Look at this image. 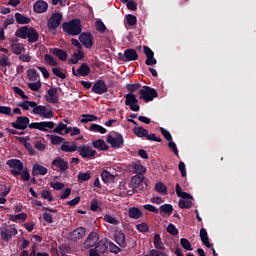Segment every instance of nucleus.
I'll return each instance as SVG.
<instances>
[{
  "instance_id": "f257e3e1",
  "label": "nucleus",
  "mask_w": 256,
  "mask_h": 256,
  "mask_svg": "<svg viewBox=\"0 0 256 256\" xmlns=\"http://www.w3.org/2000/svg\"><path fill=\"white\" fill-rule=\"evenodd\" d=\"M18 107H21L23 111H29V107L32 108V113L34 115H39L43 119H53V110L47 108V106L37 105L35 101H24L17 104Z\"/></svg>"
},
{
  "instance_id": "f03ea898",
  "label": "nucleus",
  "mask_w": 256,
  "mask_h": 256,
  "mask_svg": "<svg viewBox=\"0 0 256 256\" xmlns=\"http://www.w3.org/2000/svg\"><path fill=\"white\" fill-rule=\"evenodd\" d=\"M62 29L69 35H79L81 34V20L74 19L69 22H65L62 24Z\"/></svg>"
},
{
  "instance_id": "7ed1b4c3",
  "label": "nucleus",
  "mask_w": 256,
  "mask_h": 256,
  "mask_svg": "<svg viewBox=\"0 0 256 256\" xmlns=\"http://www.w3.org/2000/svg\"><path fill=\"white\" fill-rule=\"evenodd\" d=\"M156 97H159L157 90L149 86H143V88L139 91V99H142V101H145V103L153 101V99Z\"/></svg>"
},
{
  "instance_id": "20e7f679",
  "label": "nucleus",
  "mask_w": 256,
  "mask_h": 256,
  "mask_svg": "<svg viewBox=\"0 0 256 256\" xmlns=\"http://www.w3.org/2000/svg\"><path fill=\"white\" fill-rule=\"evenodd\" d=\"M78 153L83 159H95V155H97V150L93 149L89 145L84 144L78 147Z\"/></svg>"
},
{
  "instance_id": "39448f33",
  "label": "nucleus",
  "mask_w": 256,
  "mask_h": 256,
  "mask_svg": "<svg viewBox=\"0 0 256 256\" xmlns=\"http://www.w3.org/2000/svg\"><path fill=\"white\" fill-rule=\"evenodd\" d=\"M6 165L10 167L12 175L14 177H17L18 175H21V172L23 171V162L19 159H10L6 162Z\"/></svg>"
},
{
  "instance_id": "423d86ee",
  "label": "nucleus",
  "mask_w": 256,
  "mask_h": 256,
  "mask_svg": "<svg viewBox=\"0 0 256 256\" xmlns=\"http://www.w3.org/2000/svg\"><path fill=\"white\" fill-rule=\"evenodd\" d=\"M61 21H63V14L59 12L52 14L47 23L48 30L55 31L61 25Z\"/></svg>"
},
{
  "instance_id": "0eeeda50",
  "label": "nucleus",
  "mask_w": 256,
  "mask_h": 256,
  "mask_svg": "<svg viewBox=\"0 0 256 256\" xmlns=\"http://www.w3.org/2000/svg\"><path fill=\"white\" fill-rule=\"evenodd\" d=\"M125 105H127L131 111H139V109H141L139 106V100L133 93H128L125 95Z\"/></svg>"
},
{
  "instance_id": "6e6552de",
  "label": "nucleus",
  "mask_w": 256,
  "mask_h": 256,
  "mask_svg": "<svg viewBox=\"0 0 256 256\" xmlns=\"http://www.w3.org/2000/svg\"><path fill=\"white\" fill-rule=\"evenodd\" d=\"M29 117L27 116H18L16 118V121L11 123V126L14 129H18V131H25V129H27V127H29Z\"/></svg>"
},
{
  "instance_id": "1a4fd4ad",
  "label": "nucleus",
  "mask_w": 256,
  "mask_h": 256,
  "mask_svg": "<svg viewBox=\"0 0 256 256\" xmlns=\"http://www.w3.org/2000/svg\"><path fill=\"white\" fill-rule=\"evenodd\" d=\"M29 129H38V131H44L47 133L48 129H53L55 127V122L48 121V122H33L28 124Z\"/></svg>"
},
{
  "instance_id": "9d476101",
  "label": "nucleus",
  "mask_w": 256,
  "mask_h": 256,
  "mask_svg": "<svg viewBox=\"0 0 256 256\" xmlns=\"http://www.w3.org/2000/svg\"><path fill=\"white\" fill-rule=\"evenodd\" d=\"M178 197H181L179 200V207L180 209H191L193 207V202L191 199H193V196L189 193H177Z\"/></svg>"
},
{
  "instance_id": "9b49d317",
  "label": "nucleus",
  "mask_w": 256,
  "mask_h": 256,
  "mask_svg": "<svg viewBox=\"0 0 256 256\" xmlns=\"http://www.w3.org/2000/svg\"><path fill=\"white\" fill-rule=\"evenodd\" d=\"M107 143L111 144V147H113V149H119L124 143L123 135L121 134H115L114 136L108 135Z\"/></svg>"
},
{
  "instance_id": "f8f14e48",
  "label": "nucleus",
  "mask_w": 256,
  "mask_h": 256,
  "mask_svg": "<svg viewBox=\"0 0 256 256\" xmlns=\"http://www.w3.org/2000/svg\"><path fill=\"white\" fill-rule=\"evenodd\" d=\"M107 91H109V88L104 80H97L92 86V93H95L96 95H103L107 93Z\"/></svg>"
},
{
  "instance_id": "ddd939ff",
  "label": "nucleus",
  "mask_w": 256,
  "mask_h": 256,
  "mask_svg": "<svg viewBox=\"0 0 256 256\" xmlns=\"http://www.w3.org/2000/svg\"><path fill=\"white\" fill-rule=\"evenodd\" d=\"M10 49L14 55H21L26 51L25 44L19 43V39L10 41Z\"/></svg>"
},
{
  "instance_id": "4468645a",
  "label": "nucleus",
  "mask_w": 256,
  "mask_h": 256,
  "mask_svg": "<svg viewBox=\"0 0 256 256\" xmlns=\"http://www.w3.org/2000/svg\"><path fill=\"white\" fill-rule=\"evenodd\" d=\"M17 233H18L17 228L9 227L1 230L0 235H1V239L7 242V241H11L13 237L17 235Z\"/></svg>"
},
{
  "instance_id": "2eb2a0df",
  "label": "nucleus",
  "mask_w": 256,
  "mask_h": 256,
  "mask_svg": "<svg viewBox=\"0 0 256 256\" xmlns=\"http://www.w3.org/2000/svg\"><path fill=\"white\" fill-rule=\"evenodd\" d=\"M52 167H55L62 173H65V171H67V169H69V162L65 161V159H63V158L57 157L52 161Z\"/></svg>"
},
{
  "instance_id": "dca6fc26",
  "label": "nucleus",
  "mask_w": 256,
  "mask_h": 256,
  "mask_svg": "<svg viewBox=\"0 0 256 256\" xmlns=\"http://www.w3.org/2000/svg\"><path fill=\"white\" fill-rule=\"evenodd\" d=\"M85 233H87V229H85V227L76 228L69 234L70 241L77 242L79 239H83V237H85Z\"/></svg>"
},
{
  "instance_id": "f3484780",
  "label": "nucleus",
  "mask_w": 256,
  "mask_h": 256,
  "mask_svg": "<svg viewBox=\"0 0 256 256\" xmlns=\"http://www.w3.org/2000/svg\"><path fill=\"white\" fill-rule=\"evenodd\" d=\"M97 241H99V234L97 232L90 233L83 244L84 249H91V247L97 245Z\"/></svg>"
},
{
  "instance_id": "a211bd4d",
  "label": "nucleus",
  "mask_w": 256,
  "mask_h": 256,
  "mask_svg": "<svg viewBox=\"0 0 256 256\" xmlns=\"http://www.w3.org/2000/svg\"><path fill=\"white\" fill-rule=\"evenodd\" d=\"M79 41L86 49H91L93 47V36L91 33L80 34Z\"/></svg>"
},
{
  "instance_id": "6ab92c4d",
  "label": "nucleus",
  "mask_w": 256,
  "mask_h": 256,
  "mask_svg": "<svg viewBox=\"0 0 256 256\" xmlns=\"http://www.w3.org/2000/svg\"><path fill=\"white\" fill-rule=\"evenodd\" d=\"M73 75L75 77H87L89 73H91V68L86 63H83L77 71H75V68L72 69Z\"/></svg>"
},
{
  "instance_id": "aec40b11",
  "label": "nucleus",
  "mask_w": 256,
  "mask_h": 256,
  "mask_svg": "<svg viewBox=\"0 0 256 256\" xmlns=\"http://www.w3.org/2000/svg\"><path fill=\"white\" fill-rule=\"evenodd\" d=\"M116 178H117V174H113L109 170H103L101 173V179L103 183H105L106 185L115 183Z\"/></svg>"
},
{
  "instance_id": "412c9836",
  "label": "nucleus",
  "mask_w": 256,
  "mask_h": 256,
  "mask_svg": "<svg viewBox=\"0 0 256 256\" xmlns=\"http://www.w3.org/2000/svg\"><path fill=\"white\" fill-rule=\"evenodd\" d=\"M78 149L79 147H77L75 142L66 141L61 145V151L64 153H75V151H78Z\"/></svg>"
},
{
  "instance_id": "4be33fe9",
  "label": "nucleus",
  "mask_w": 256,
  "mask_h": 256,
  "mask_svg": "<svg viewBox=\"0 0 256 256\" xmlns=\"http://www.w3.org/2000/svg\"><path fill=\"white\" fill-rule=\"evenodd\" d=\"M137 59H139V55L134 49H126L124 51V57L122 58V61H137Z\"/></svg>"
},
{
  "instance_id": "5701e85b",
  "label": "nucleus",
  "mask_w": 256,
  "mask_h": 256,
  "mask_svg": "<svg viewBox=\"0 0 256 256\" xmlns=\"http://www.w3.org/2000/svg\"><path fill=\"white\" fill-rule=\"evenodd\" d=\"M34 13H46L47 9H49V4L43 0L37 1L34 6Z\"/></svg>"
},
{
  "instance_id": "b1692460",
  "label": "nucleus",
  "mask_w": 256,
  "mask_h": 256,
  "mask_svg": "<svg viewBox=\"0 0 256 256\" xmlns=\"http://www.w3.org/2000/svg\"><path fill=\"white\" fill-rule=\"evenodd\" d=\"M47 173H49V170L40 164H34L32 167L33 177H37L39 175H47Z\"/></svg>"
},
{
  "instance_id": "393cba45",
  "label": "nucleus",
  "mask_w": 256,
  "mask_h": 256,
  "mask_svg": "<svg viewBox=\"0 0 256 256\" xmlns=\"http://www.w3.org/2000/svg\"><path fill=\"white\" fill-rule=\"evenodd\" d=\"M46 101H48V103H52L53 105L59 103V97H57V88H50L48 90V97L46 98Z\"/></svg>"
},
{
  "instance_id": "a878e982",
  "label": "nucleus",
  "mask_w": 256,
  "mask_h": 256,
  "mask_svg": "<svg viewBox=\"0 0 256 256\" xmlns=\"http://www.w3.org/2000/svg\"><path fill=\"white\" fill-rule=\"evenodd\" d=\"M128 216L130 219H141L143 217V211L138 207H131L128 209Z\"/></svg>"
},
{
  "instance_id": "bb28decb",
  "label": "nucleus",
  "mask_w": 256,
  "mask_h": 256,
  "mask_svg": "<svg viewBox=\"0 0 256 256\" xmlns=\"http://www.w3.org/2000/svg\"><path fill=\"white\" fill-rule=\"evenodd\" d=\"M200 239L205 247H207L208 249H211V247H213V244L209 243V235L207 234V230L205 228L200 229Z\"/></svg>"
},
{
  "instance_id": "cd10ccee",
  "label": "nucleus",
  "mask_w": 256,
  "mask_h": 256,
  "mask_svg": "<svg viewBox=\"0 0 256 256\" xmlns=\"http://www.w3.org/2000/svg\"><path fill=\"white\" fill-rule=\"evenodd\" d=\"M27 39H28L29 43H37V41H39V32H37V30H35V28L30 27L28 30Z\"/></svg>"
},
{
  "instance_id": "c85d7f7f",
  "label": "nucleus",
  "mask_w": 256,
  "mask_h": 256,
  "mask_svg": "<svg viewBox=\"0 0 256 256\" xmlns=\"http://www.w3.org/2000/svg\"><path fill=\"white\" fill-rule=\"evenodd\" d=\"M92 146L94 149H98L99 151H107L109 149V146H107V143L103 139L93 141Z\"/></svg>"
},
{
  "instance_id": "c756f323",
  "label": "nucleus",
  "mask_w": 256,
  "mask_h": 256,
  "mask_svg": "<svg viewBox=\"0 0 256 256\" xmlns=\"http://www.w3.org/2000/svg\"><path fill=\"white\" fill-rule=\"evenodd\" d=\"M50 53H52V55H56V57H58L60 61H67V52H65L64 50H61L59 48H52L50 50Z\"/></svg>"
},
{
  "instance_id": "7c9ffc66",
  "label": "nucleus",
  "mask_w": 256,
  "mask_h": 256,
  "mask_svg": "<svg viewBox=\"0 0 256 256\" xmlns=\"http://www.w3.org/2000/svg\"><path fill=\"white\" fill-rule=\"evenodd\" d=\"M114 239L119 247H125V233L118 231L114 234Z\"/></svg>"
},
{
  "instance_id": "2f4dec72",
  "label": "nucleus",
  "mask_w": 256,
  "mask_h": 256,
  "mask_svg": "<svg viewBox=\"0 0 256 256\" xmlns=\"http://www.w3.org/2000/svg\"><path fill=\"white\" fill-rule=\"evenodd\" d=\"M28 33H29V27L24 26L16 30L15 36L19 37L20 39H27Z\"/></svg>"
},
{
  "instance_id": "473e14b6",
  "label": "nucleus",
  "mask_w": 256,
  "mask_h": 256,
  "mask_svg": "<svg viewBox=\"0 0 256 256\" xmlns=\"http://www.w3.org/2000/svg\"><path fill=\"white\" fill-rule=\"evenodd\" d=\"M154 247L155 249L165 250V244L163 243V240H161V235L159 233L154 235Z\"/></svg>"
},
{
  "instance_id": "72a5a7b5",
  "label": "nucleus",
  "mask_w": 256,
  "mask_h": 256,
  "mask_svg": "<svg viewBox=\"0 0 256 256\" xmlns=\"http://www.w3.org/2000/svg\"><path fill=\"white\" fill-rule=\"evenodd\" d=\"M15 19L19 25H27V23H31V18L23 16L21 13H16Z\"/></svg>"
},
{
  "instance_id": "f704fd0d",
  "label": "nucleus",
  "mask_w": 256,
  "mask_h": 256,
  "mask_svg": "<svg viewBox=\"0 0 256 256\" xmlns=\"http://www.w3.org/2000/svg\"><path fill=\"white\" fill-rule=\"evenodd\" d=\"M94 248L97 249L101 255H104V253H107V241L100 240L96 243Z\"/></svg>"
},
{
  "instance_id": "c9c22d12",
  "label": "nucleus",
  "mask_w": 256,
  "mask_h": 256,
  "mask_svg": "<svg viewBox=\"0 0 256 256\" xmlns=\"http://www.w3.org/2000/svg\"><path fill=\"white\" fill-rule=\"evenodd\" d=\"M145 179V176L136 174L135 176L132 177L131 183L134 187V189H137L141 183H143V180Z\"/></svg>"
},
{
  "instance_id": "e433bc0d",
  "label": "nucleus",
  "mask_w": 256,
  "mask_h": 256,
  "mask_svg": "<svg viewBox=\"0 0 256 256\" xmlns=\"http://www.w3.org/2000/svg\"><path fill=\"white\" fill-rule=\"evenodd\" d=\"M107 251H109L110 253H114V255H117L118 253H121V248H119L117 244L111 241H107Z\"/></svg>"
},
{
  "instance_id": "4c0bfd02",
  "label": "nucleus",
  "mask_w": 256,
  "mask_h": 256,
  "mask_svg": "<svg viewBox=\"0 0 256 256\" xmlns=\"http://www.w3.org/2000/svg\"><path fill=\"white\" fill-rule=\"evenodd\" d=\"M162 213H164V215H172L173 213V205L171 204H163L160 206V214L162 215Z\"/></svg>"
},
{
  "instance_id": "58836bf2",
  "label": "nucleus",
  "mask_w": 256,
  "mask_h": 256,
  "mask_svg": "<svg viewBox=\"0 0 256 256\" xmlns=\"http://www.w3.org/2000/svg\"><path fill=\"white\" fill-rule=\"evenodd\" d=\"M89 130L93 131L94 133H101V135H105V133H107V129L99 124H92Z\"/></svg>"
},
{
  "instance_id": "ea45409f",
  "label": "nucleus",
  "mask_w": 256,
  "mask_h": 256,
  "mask_svg": "<svg viewBox=\"0 0 256 256\" xmlns=\"http://www.w3.org/2000/svg\"><path fill=\"white\" fill-rule=\"evenodd\" d=\"M133 132L136 137H147V134L149 133V131L143 127H135Z\"/></svg>"
},
{
  "instance_id": "a19ab883",
  "label": "nucleus",
  "mask_w": 256,
  "mask_h": 256,
  "mask_svg": "<svg viewBox=\"0 0 256 256\" xmlns=\"http://www.w3.org/2000/svg\"><path fill=\"white\" fill-rule=\"evenodd\" d=\"M44 59L47 65H50L51 67H57L59 65L57 63V60H55V58L51 54H45Z\"/></svg>"
},
{
  "instance_id": "79ce46f5",
  "label": "nucleus",
  "mask_w": 256,
  "mask_h": 256,
  "mask_svg": "<svg viewBox=\"0 0 256 256\" xmlns=\"http://www.w3.org/2000/svg\"><path fill=\"white\" fill-rule=\"evenodd\" d=\"M27 77L29 81H37V79H39V74L35 68H32L27 70Z\"/></svg>"
},
{
  "instance_id": "37998d69",
  "label": "nucleus",
  "mask_w": 256,
  "mask_h": 256,
  "mask_svg": "<svg viewBox=\"0 0 256 256\" xmlns=\"http://www.w3.org/2000/svg\"><path fill=\"white\" fill-rule=\"evenodd\" d=\"M83 57H85L83 49L78 50V52L74 53V58L71 59L72 65H77V63H79L80 59H83Z\"/></svg>"
},
{
  "instance_id": "c03bdc74",
  "label": "nucleus",
  "mask_w": 256,
  "mask_h": 256,
  "mask_svg": "<svg viewBox=\"0 0 256 256\" xmlns=\"http://www.w3.org/2000/svg\"><path fill=\"white\" fill-rule=\"evenodd\" d=\"M80 123H91L93 121H97V116L93 114H83Z\"/></svg>"
},
{
  "instance_id": "a18cd8bd",
  "label": "nucleus",
  "mask_w": 256,
  "mask_h": 256,
  "mask_svg": "<svg viewBox=\"0 0 256 256\" xmlns=\"http://www.w3.org/2000/svg\"><path fill=\"white\" fill-rule=\"evenodd\" d=\"M27 219V215L25 213H20V214H15V215H10L9 220L14 221L17 223V221H25Z\"/></svg>"
},
{
  "instance_id": "49530a36",
  "label": "nucleus",
  "mask_w": 256,
  "mask_h": 256,
  "mask_svg": "<svg viewBox=\"0 0 256 256\" xmlns=\"http://www.w3.org/2000/svg\"><path fill=\"white\" fill-rule=\"evenodd\" d=\"M180 245L186 251H193V247L191 245V242H189V240L187 238H181L180 239Z\"/></svg>"
},
{
  "instance_id": "de8ad7c7",
  "label": "nucleus",
  "mask_w": 256,
  "mask_h": 256,
  "mask_svg": "<svg viewBox=\"0 0 256 256\" xmlns=\"http://www.w3.org/2000/svg\"><path fill=\"white\" fill-rule=\"evenodd\" d=\"M134 173L137 175H143L147 169L141 165V163H136L133 165Z\"/></svg>"
},
{
  "instance_id": "09e8293b",
  "label": "nucleus",
  "mask_w": 256,
  "mask_h": 256,
  "mask_svg": "<svg viewBox=\"0 0 256 256\" xmlns=\"http://www.w3.org/2000/svg\"><path fill=\"white\" fill-rule=\"evenodd\" d=\"M65 139L63 137L57 136V135H50V143L52 145H61Z\"/></svg>"
},
{
  "instance_id": "8fccbe9b",
  "label": "nucleus",
  "mask_w": 256,
  "mask_h": 256,
  "mask_svg": "<svg viewBox=\"0 0 256 256\" xmlns=\"http://www.w3.org/2000/svg\"><path fill=\"white\" fill-rule=\"evenodd\" d=\"M67 129V124L59 122L56 128L53 129V133H58V135H63V131Z\"/></svg>"
},
{
  "instance_id": "3c124183",
  "label": "nucleus",
  "mask_w": 256,
  "mask_h": 256,
  "mask_svg": "<svg viewBox=\"0 0 256 256\" xmlns=\"http://www.w3.org/2000/svg\"><path fill=\"white\" fill-rule=\"evenodd\" d=\"M166 231L173 237L179 235V230L177 229V227H175V224H169L166 228Z\"/></svg>"
},
{
  "instance_id": "603ef678",
  "label": "nucleus",
  "mask_w": 256,
  "mask_h": 256,
  "mask_svg": "<svg viewBox=\"0 0 256 256\" xmlns=\"http://www.w3.org/2000/svg\"><path fill=\"white\" fill-rule=\"evenodd\" d=\"M136 229L140 233H149V225H147V223H145V222L137 224L136 225Z\"/></svg>"
},
{
  "instance_id": "864d4df0",
  "label": "nucleus",
  "mask_w": 256,
  "mask_h": 256,
  "mask_svg": "<svg viewBox=\"0 0 256 256\" xmlns=\"http://www.w3.org/2000/svg\"><path fill=\"white\" fill-rule=\"evenodd\" d=\"M89 179H91V173H89V172H79L78 181L83 183V181H89Z\"/></svg>"
},
{
  "instance_id": "5fc2aeb1",
  "label": "nucleus",
  "mask_w": 256,
  "mask_h": 256,
  "mask_svg": "<svg viewBox=\"0 0 256 256\" xmlns=\"http://www.w3.org/2000/svg\"><path fill=\"white\" fill-rule=\"evenodd\" d=\"M155 190L158 193H167V186H165V184L163 182H157L155 184Z\"/></svg>"
},
{
  "instance_id": "6e6d98bb",
  "label": "nucleus",
  "mask_w": 256,
  "mask_h": 256,
  "mask_svg": "<svg viewBox=\"0 0 256 256\" xmlns=\"http://www.w3.org/2000/svg\"><path fill=\"white\" fill-rule=\"evenodd\" d=\"M95 27H96V31H99L100 33H105V30L107 29V27L101 20H97L95 22Z\"/></svg>"
},
{
  "instance_id": "4d7b16f0",
  "label": "nucleus",
  "mask_w": 256,
  "mask_h": 256,
  "mask_svg": "<svg viewBox=\"0 0 256 256\" xmlns=\"http://www.w3.org/2000/svg\"><path fill=\"white\" fill-rule=\"evenodd\" d=\"M165 250H159V249H152L149 251L150 256H169L164 252Z\"/></svg>"
},
{
  "instance_id": "13d9d810",
  "label": "nucleus",
  "mask_w": 256,
  "mask_h": 256,
  "mask_svg": "<svg viewBox=\"0 0 256 256\" xmlns=\"http://www.w3.org/2000/svg\"><path fill=\"white\" fill-rule=\"evenodd\" d=\"M0 113L1 115H7L8 117H13L11 113V107L9 106H0Z\"/></svg>"
},
{
  "instance_id": "bf43d9fd",
  "label": "nucleus",
  "mask_w": 256,
  "mask_h": 256,
  "mask_svg": "<svg viewBox=\"0 0 256 256\" xmlns=\"http://www.w3.org/2000/svg\"><path fill=\"white\" fill-rule=\"evenodd\" d=\"M52 73L56 77H59V79H67V75H65V73L61 72L60 68H52Z\"/></svg>"
},
{
  "instance_id": "052dcab7",
  "label": "nucleus",
  "mask_w": 256,
  "mask_h": 256,
  "mask_svg": "<svg viewBox=\"0 0 256 256\" xmlns=\"http://www.w3.org/2000/svg\"><path fill=\"white\" fill-rule=\"evenodd\" d=\"M50 187H52L54 191H61L62 189L65 188V184L61 182H51Z\"/></svg>"
},
{
  "instance_id": "680f3d73",
  "label": "nucleus",
  "mask_w": 256,
  "mask_h": 256,
  "mask_svg": "<svg viewBox=\"0 0 256 256\" xmlns=\"http://www.w3.org/2000/svg\"><path fill=\"white\" fill-rule=\"evenodd\" d=\"M126 19L127 25H129L130 27H133V25H137V17H135V15L129 14Z\"/></svg>"
},
{
  "instance_id": "e2e57ef3",
  "label": "nucleus",
  "mask_w": 256,
  "mask_h": 256,
  "mask_svg": "<svg viewBox=\"0 0 256 256\" xmlns=\"http://www.w3.org/2000/svg\"><path fill=\"white\" fill-rule=\"evenodd\" d=\"M104 221H106V223H110L111 225H118L119 223V221L111 215H105Z\"/></svg>"
},
{
  "instance_id": "0e129e2a",
  "label": "nucleus",
  "mask_w": 256,
  "mask_h": 256,
  "mask_svg": "<svg viewBox=\"0 0 256 256\" xmlns=\"http://www.w3.org/2000/svg\"><path fill=\"white\" fill-rule=\"evenodd\" d=\"M141 87V85L139 83H134V84H127L126 85V89L130 92V93H135V91H137V89H139Z\"/></svg>"
},
{
  "instance_id": "69168bd1",
  "label": "nucleus",
  "mask_w": 256,
  "mask_h": 256,
  "mask_svg": "<svg viewBox=\"0 0 256 256\" xmlns=\"http://www.w3.org/2000/svg\"><path fill=\"white\" fill-rule=\"evenodd\" d=\"M9 65H11L9 57H7L6 55L2 56L0 59V67H9Z\"/></svg>"
},
{
  "instance_id": "338daca9",
  "label": "nucleus",
  "mask_w": 256,
  "mask_h": 256,
  "mask_svg": "<svg viewBox=\"0 0 256 256\" xmlns=\"http://www.w3.org/2000/svg\"><path fill=\"white\" fill-rule=\"evenodd\" d=\"M28 88H30L31 91H39V89H41V82L28 83Z\"/></svg>"
},
{
  "instance_id": "774afa93",
  "label": "nucleus",
  "mask_w": 256,
  "mask_h": 256,
  "mask_svg": "<svg viewBox=\"0 0 256 256\" xmlns=\"http://www.w3.org/2000/svg\"><path fill=\"white\" fill-rule=\"evenodd\" d=\"M126 6L129 11H137V2L133 0H128V2H126Z\"/></svg>"
}]
</instances>
